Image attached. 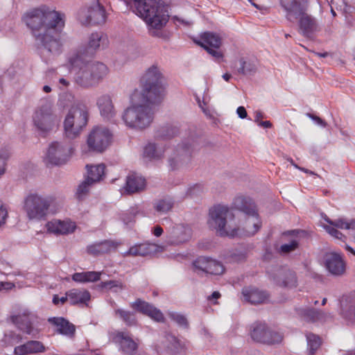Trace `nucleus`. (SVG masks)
<instances>
[{
	"label": "nucleus",
	"mask_w": 355,
	"mask_h": 355,
	"mask_svg": "<svg viewBox=\"0 0 355 355\" xmlns=\"http://www.w3.org/2000/svg\"><path fill=\"white\" fill-rule=\"evenodd\" d=\"M31 30L42 59L49 63L62 52L60 33L64 26V15L55 10L34 9L23 17Z\"/></svg>",
	"instance_id": "nucleus-1"
},
{
	"label": "nucleus",
	"mask_w": 355,
	"mask_h": 355,
	"mask_svg": "<svg viewBox=\"0 0 355 355\" xmlns=\"http://www.w3.org/2000/svg\"><path fill=\"white\" fill-rule=\"evenodd\" d=\"M233 207L244 214V220L241 223L242 229L232 228L227 225V220L234 217L229 208L223 205H216L209 210V226L216 230L221 236H235L254 235L261 227L257 206L249 197L237 196L233 201Z\"/></svg>",
	"instance_id": "nucleus-2"
},
{
	"label": "nucleus",
	"mask_w": 355,
	"mask_h": 355,
	"mask_svg": "<svg viewBox=\"0 0 355 355\" xmlns=\"http://www.w3.org/2000/svg\"><path fill=\"white\" fill-rule=\"evenodd\" d=\"M83 51H75L68 57V64L74 72V82L81 87L97 85L108 73V68L100 62H91Z\"/></svg>",
	"instance_id": "nucleus-3"
},
{
	"label": "nucleus",
	"mask_w": 355,
	"mask_h": 355,
	"mask_svg": "<svg viewBox=\"0 0 355 355\" xmlns=\"http://www.w3.org/2000/svg\"><path fill=\"white\" fill-rule=\"evenodd\" d=\"M133 11L149 26L150 35L163 37L162 28L168 21L167 10L156 0H134Z\"/></svg>",
	"instance_id": "nucleus-4"
},
{
	"label": "nucleus",
	"mask_w": 355,
	"mask_h": 355,
	"mask_svg": "<svg viewBox=\"0 0 355 355\" xmlns=\"http://www.w3.org/2000/svg\"><path fill=\"white\" fill-rule=\"evenodd\" d=\"M303 0H280L282 8L286 11V18L293 22L299 19V33L304 37L313 40L321 31L318 20L306 11Z\"/></svg>",
	"instance_id": "nucleus-5"
},
{
	"label": "nucleus",
	"mask_w": 355,
	"mask_h": 355,
	"mask_svg": "<svg viewBox=\"0 0 355 355\" xmlns=\"http://www.w3.org/2000/svg\"><path fill=\"white\" fill-rule=\"evenodd\" d=\"M164 78L162 69L157 64L149 67L140 79L141 97L148 102L160 103L164 96Z\"/></svg>",
	"instance_id": "nucleus-6"
},
{
	"label": "nucleus",
	"mask_w": 355,
	"mask_h": 355,
	"mask_svg": "<svg viewBox=\"0 0 355 355\" xmlns=\"http://www.w3.org/2000/svg\"><path fill=\"white\" fill-rule=\"evenodd\" d=\"M157 103L148 102L139 96L138 102L134 103L124 110L121 116L122 120L130 128L144 130L153 122L154 119L153 105Z\"/></svg>",
	"instance_id": "nucleus-7"
},
{
	"label": "nucleus",
	"mask_w": 355,
	"mask_h": 355,
	"mask_svg": "<svg viewBox=\"0 0 355 355\" xmlns=\"http://www.w3.org/2000/svg\"><path fill=\"white\" fill-rule=\"evenodd\" d=\"M62 116L57 114L53 101L42 99L33 114V123L36 130L42 135L53 131L60 123Z\"/></svg>",
	"instance_id": "nucleus-8"
},
{
	"label": "nucleus",
	"mask_w": 355,
	"mask_h": 355,
	"mask_svg": "<svg viewBox=\"0 0 355 355\" xmlns=\"http://www.w3.org/2000/svg\"><path fill=\"white\" fill-rule=\"evenodd\" d=\"M53 201L52 196L31 192L23 200V210L29 220L40 221L46 218Z\"/></svg>",
	"instance_id": "nucleus-9"
},
{
	"label": "nucleus",
	"mask_w": 355,
	"mask_h": 355,
	"mask_svg": "<svg viewBox=\"0 0 355 355\" xmlns=\"http://www.w3.org/2000/svg\"><path fill=\"white\" fill-rule=\"evenodd\" d=\"M88 116V108L86 105L80 102L73 105L64 121L66 137L73 139L78 137L87 123Z\"/></svg>",
	"instance_id": "nucleus-10"
},
{
	"label": "nucleus",
	"mask_w": 355,
	"mask_h": 355,
	"mask_svg": "<svg viewBox=\"0 0 355 355\" xmlns=\"http://www.w3.org/2000/svg\"><path fill=\"white\" fill-rule=\"evenodd\" d=\"M199 144L193 138H188L174 148L168 158L170 168L173 171L187 168L191 160L192 153L198 150Z\"/></svg>",
	"instance_id": "nucleus-11"
},
{
	"label": "nucleus",
	"mask_w": 355,
	"mask_h": 355,
	"mask_svg": "<svg viewBox=\"0 0 355 355\" xmlns=\"http://www.w3.org/2000/svg\"><path fill=\"white\" fill-rule=\"evenodd\" d=\"M73 152L71 143L66 141L52 142L46 155V164L51 165H61L65 164Z\"/></svg>",
	"instance_id": "nucleus-12"
},
{
	"label": "nucleus",
	"mask_w": 355,
	"mask_h": 355,
	"mask_svg": "<svg viewBox=\"0 0 355 355\" xmlns=\"http://www.w3.org/2000/svg\"><path fill=\"white\" fill-rule=\"evenodd\" d=\"M112 135L103 126H96L89 132L87 144L89 150L97 153L103 152L110 145Z\"/></svg>",
	"instance_id": "nucleus-13"
},
{
	"label": "nucleus",
	"mask_w": 355,
	"mask_h": 355,
	"mask_svg": "<svg viewBox=\"0 0 355 355\" xmlns=\"http://www.w3.org/2000/svg\"><path fill=\"white\" fill-rule=\"evenodd\" d=\"M253 340L263 344L272 345L279 343L282 336L278 332L270 330L264 323H254L250 332Z\"/></svg>",
	"instance_id": "nucleus-14"
},
{
	"label": "nucleus",
	"mask_w": 355,
	"mask_h": 355,
	"mask_svg": "<svg viewBox=\"0 0 355 355\" xmlns=\"http://www.w3.org/2000/svg\"><path fill=\"white\" fill-rule=\"evenodd\" d=\"M194 42L216 59H220L223 57V53L219 50L222 44V39L218 34L213 32H205L201 34L199 39Z\"/></svg>",
	"instance_id": "nucleus-15"
},
{
	"label": "nucleus",
	"mask_w": 355,
	"mask_h": 355,
	"mask_svg": "<svg viewBox=\"0 0 355 355\" xmlns=\"http://www.w3.org/2000/svg\"><path fill=\"white\" fill-rule=\"evenodd\" d=\"M87 178L78 187L76 196L79 200H82L88 193L89 187L94 183L101 181L105 175V166L104 164L95 166L87 165Z\"/></svg>",
	"instance_id": "nucleus-16"
},
{
	"label": "nucleus",
	"mask_w": 355,
	"mask_h": 355,
	"mask_svg": "<svg viewBox=\"0 0 355 355\" xmlns=\"http://www.w3.org/2000/svg\"><path fill=\"white\" fill-rule=\"evenodd\" d=\"M78 19L84 25L101 24L105 21V10L97 1L87 10H80L78 14Z\"/></svg>",
	"instance_id": "nucleus-17"
},
{
	"label": "nucleus",
	"mask_w": 355,
	"mask_h": 355,
	"mask_svg": "<svg viewBox=\"0 0 355 355\" xmlns=\"http://www.w3.org/2000/svg\"><path fill=\"white\" fill-rule=\"evenodd\" d=\"M110 338L118 344L120 350L125 354L133 355L138 349V344L131 338L129 332L114 331L110 333Z\"/></svg>",
	"instance_id": "nucleus-18"
},
{
	"label": "nucleus",
	"mask_w": 355,
	"mask_h": 355,
	"mask_svg": "<svg viewBox=\"0 0 355 355\" xmlns=\"http://www.w3.org/2000/svg\"><path fill=\"white\" fill-rule=\"evenodd\" d=\"M192 236L191 228L187 225L176 224L168 230L167 242L178 245L189 241Z\"/></svg>",
	"instance_id": "nucleus-19"
},
{
	"label": "nucleus",
	"mask_w": 355,
	"mask_h": 355,
	"mask_svg": "<svg viewBox=\"0 0 355 355\" xmlns=\"http://www.w3.org/2000/svg\"><path fill=\"white\" fill-rule=\"evenodd\" d=\"M324 266L328 272L334 276H341L345 272V262L340 253L331 252L324 257Z\"/></svg>",
	"instance_id": "nucleus-20"
},
{
	"label": "nucleus",
	"mask_w": 355,
	"mask_h": 355,
	"mask_svg": "<svg viewBox=\"0 0 355 355\" xmlns=\"http://www.w3.org/2000/svg\"><path fill=\"white\" fill-rule=\"evenodd\" d=\"M33 315L28 312H24L11 316V321L16 325L17 329L23 333L36 337L39 334V330L34 327L33 324Z\"/></svg>",
	"instance_id": "nucleus-21"
},
{
	"label": "nucleus",
	"mask_w": 355,
	"mask_h": 355,
	"mask_svg": "<svg viewBox=\"0 0 355 355\" xmlns=\"http://www.w3.org/2000/svg\"><path fill=\"white\" fill-rule=\"evenodd\" d=\"M270 277L280 286L293 287L296 286L295 273L286 268H275L274 272L270 275Z\"/></svg>",
	"instance_id": "nucleus-22"
},
{
	"label": "nucleus",
	"mask_w": 355,
	"mask_h": 355,
	"mask_svg": "<svg viewBox=\"0 0 355 355\" xmlns=\"http://www.w3.org/2000/svg\"><path fill=\"white\" fill-rule=\"evenodd\" d=\"M96 105L101 116L106 121H111L116 116L115 110L112 97L109 94H103L98 97Z\"/></svg>",
	"instance_id": "nucleus-23"
},
{
	"label": "nucleus",
	"mask_w": 355,
	"mask_h": 355,
	"mask_svg": "<svg viewBox=\"0 0 355 355\" xmlns=\"http://www.w3.org/2000/svg\"><path fill=\"white\" fill-rule=\"evenodd\" d=\"M107 42V37L102 33H93L89 37L88 47L80 46L76 51H83L85 56L90 58L97 49L106 47Z\"/></svg>",
	"instance_id": "nucleus-24"
},
{
	"label": "nucleus",
	"mask_w": 355,
	"mask_h": 355,
	"mask_svg": "<svg viewBox=\"0 0 355 355\" xmlns=\"http://www.w3.org/2000/svg\"><path fill=\"white\" fill-rule=\"evenodd\" d=\"M130 306L135 311L150 317L157 322L164 321V317L163 313L147 302L137 299Z\"/></svg>",
	"instance_id": "nucleus-25"
},
{
	"label": "nucleus",
	"mask_w": 355,
	"mask_h": 355,
	"mask_svg": "<svg viewBox=\"0 0 355 355\" xmlns=\"http://www.w3.org/2000/svg\"><path fill=\"white\" fill-rule=\"evenodd\" d=\"M46 227L49 232L57 235L69 234L75 231L76 225L74 222H72L70 220H61L58 219H53L46 223Z\"/></svg>",
	"instance_id": "nucleus-26"
},
{
	"label": "nucleus",
	"mask_w": 355,
	"mask_h": 355,
	"mask_svg": "<svg viewBox=\"0 0 355 355\" xmlns=\"http://www.w3.org/2000/svg\"><path fill=\"white\" fill-rule=\"evenodd\" d=\"M48 322L57 328L56 331L60 334L69 338L73 337L75 334V326L62 317L49 318Z\"/></svg>",
	"instance_id": "nucleus-27"
},
{
	"label": "nucleus",
	"mask_w": 355,
	"mask_h": 355,
	"mask_svg": "<svg viewBox=\"0 0 355 355\" xmlns=\"http://www.w3.org/2000/svg\"><path fill=\"white\" fill-rule=\"evenodd\" d=\"M243 300L251 304H259L264 302L268 298V294L254 287H245L242 290Z\"/></svg>",
	"instance_id": "nucleus-28"
},
{
	"label": "nucleus",
	"mask_w": 355,
	"mask_h": 355,
	"mask_svg": "<svg viewBox=\"0 0 355 355\" xmlns=\"http://www.w3.org/2000/svg\"><path fill=\"white\" fill-rule=\"evenodd\" d=\"M45 347L42 343L37 340H30L24 345L15 347L14 353L15 355H26L33 353H40L45 352Z\"/></svg>",
	"instance_id": "nucleus-29"
},
{
	"label": "nucleus",
	"mask_w": 355,
	"mask_h": 355,
	"mask_svg": "<svg viewBox=\"0 0 355 355\" xmlns=\"http://www.w3.org/2000/svg\"><path fill=\"white\" fill-rule=\"evenodd\" d=\"M145 184L146 180L143 177L132 173L127 176L125 189L128 193H133L143 190Z\"/></svg>",
	"instance_id": "nucleus-30"
},
{
	"label": "nucleus",
	"mask_w": 355,
	"mask_h": 355,
	"mask_svg": "<svg viewBox=\"0 0 355 355\" xmlns=\"http://www.w3.org/2000/svg\"><path fill=\"white\" fill-rule=\"evenodd\" d=\"M115 248L116 245L113 241L105 240L88 245L87 247V252L89 254L96 257L103 254L108 253Z\"/></svg>",
	"instance_id": "nucleus-31"
},
{
	"label": "nucleus",
	"mask_w": 355,
	"mask_h": 355,
	"mask_svg": "<svg viewBox=\"0 0 355 355\" xmlns=\"http://www.w3.org/2000/svg\"><path fill=\"white\" fill-rule=\"evenodd\" d=\"M67 295L70 304L72 305L86 304L91 297L89 291L80 289H71L67 292Z\"/></svg>",
	"instance_id": "nucleus-32"
},
{
	"label": "nucleus",
	"mask_w": 355,
	"mask_h": 355,
	"mask_svg": "<svg viewBox=\"0 0 355 355\" xmlns=\"http://www.w3.org/2000/svg\"><path fill=\"white\" fill-rule=\"evenodd\" d=\"M239 67L237 68V73L243 76H254L257 71V62L254 60L241 58L239 61Z\"/></svg>",
	"instance_id": "nucleus-33"
},
{
	"label": "nucleus",
	"mask_w": 355,
	"mask_h": 355,
	"mask_svg": "<svg viewBox=\"0 0 355 355\" xmlns=\"http://www.w3.org/2000/svg\"><path fill=\"white\" fill-rule=\"evenodd\" d=\"M101 272L87 271L76 272L72 275V279L78 283L96 282L101 279Z\"/></svg>",
	"instance_id": "nucleus-34"
},
{
	"label": "nucleus",
	"mask_w": 355,
	"mask_h": 355,
	"mask_svg": "<svg viewBox=\"0 0 355 355\" xmlns=\"http://www.w3.org/2000/svg\"><path fill=\"white\" fill-rule=\"evenodd\" d=\"M155 249V245L150 243H141L131 247L125 255L145 257L152 254Z\"/></svg>",
	"instance_id": "nucleus-35"
},
{
	"label": "nucleus",
	"mask_w": 355,
	"mask_h": 355,
	"mask_svg": "<svg viewBox=\"0 0 355 355\" xmlns=\"http://www.w3.org/2000/svg\"><path fill=\"white\" fill-rule=\"evenodd\" d=\"M173 206L174 200L168 196L157 199L153 202V208L161 214H167L172 210Z\"/></svg>",
	"instance_id": "nucleus-36"
},
{
	"label": "nucleus",
	"mask_w": 355,
	"mask_h": 355,
	"mask_svg": "<svg viewBox=\"0 0 355 355\" xmlns=\"http://www.w3.org/2000/svg\"><path fill=\"white\" fill-rule=\"evenodd\" d=\"M164 148L155 143H149L144 148V155L152 159H159L162 157Z\"/></svg>",
	"instance_id": "nucleus-37"
},
{
	"label": "nucleus",
	"mask_w": 355,
	"mask_h": 355,
	"mask_svg": "<svg viewBox=\"0 0 355 355\" xmlns=\"http://www.w3.org/2000/svg\"><path fill=\"white\" fill-rule=\"evenodd\" d=\"M297 314L304 320L315 322L320 320L323 313L315 309L299 308L297 309Z\"/></svg>",
	"instance_id": "nucleus-38"
},
{
	"label": "nucleus",
	"mask_w": 355,
	"mask_h": 355,
	"mask_svg": "<svg viewBox=\"0 0 355 355\" xmlns=\"http://www.w3.org/2000/svg\"><path fill=\"white\" fill-rule=\"evenodd\" d=\"M114 315L115 317L121 319L128 327L137 324V321L134 312L117 309L114 310Z\"/></svg>",
	"instance_id": "nucleus-39"
},
{
	"label": "nucleus",
	"mask_w": 355,
	"mask_h": 355,
	"mask_svg": "<svg viewBox=\"0 0 355 355\" xmlns=\"http://www.w3.org/2000/svg\"><path fill=\"white\" fill-rule=\"evenodd\" d=\"M178 133L179 129L178 127L171 125H167L161 127L157 131L156 136L157 137L163 139H169L176 136Z\"/></svg>",
	"instance_id": "nucleus-40"
},
{
	"label": "nucleus",
	"mask_w": 355,
	"mask_h": 355,
	"mask_svg": "<svg viewBox=\"0 0 355 355\" xmlns=\"http://www.w3.org/2000/svg\"><path fill=\"white\" fill-rule=\"evenodd\" d=\"M306 340L309 354L313 355L320 347L321 339L318 336L309 333L306 334Z\"/></svg>",
	"instance_id": "nucleus-41"
},
{
	"label": "nucleus",
	"mask_w": 355,
	"mask_h": 355,
	"mask_svg": "<svg viewBox=\"0 0 355 355\" xmlns=\"http://www.w3.org/2000/svg\"><path fill=\"white\" fill-rule=\"evenodd\" d=\"M101 289H106L112 291V292L117 293L120 291L125 289L124 284L119 280H109L102 282L98 285Z\"/></svg>",
	"instance_id": "nucleus-42"
},
{
	"label": "nucleus",
	"mask_w": 355,
	"mask_h": 355,
	"mask_svg": "<svg viewBox=\"0 0 355 355\" xmlns=\"http://www.w3.org/2000/svg\"><path fill=\"white\" fill-rule=\"evenodd\" d=\"M224 266L219 261L209 259L208 262V274L219 275L223 273Z\"/></svg>",
	"instance_id": "nucleus-43"
},
{
	"label": "nucleus",
	"mask_w": 355,
	"mask_h": 355,
	"mask_svg": "<svg viewBox=\"0 0 355 355\" xmlns=\"http://www.w3.org/2000/svg\"><path fill=\"white\" fill-rule=\"evenodd\" d=\"M209 258L199 257L193 263L194 270L197 272H202L208 273V262Z\"/></svg>",
	"instance_id": "nucleus-44"
},
{
	"label": "nucleus",
	"mask_w": 355,
	"mask_h": 355,
	"mask_svg": "<svg viewBox=\"0 0 355 355\" xmlns=\"http://www.w3.org/2000/svg\"><path fill=\"white\" fill-rule=\"evenodd\" d=\"M168 317L177 323L180 327L187 329L189 327V322L187 318L180 313L176 312H170Z\"/></svg>",
	"instance_id": "nucleus-45"
},
{
	"label": "nucleus",
	"mask_w": 355,
	"mask_h": 355,
	"mask_svg": "<svg viewBox=\"0 0 355 355\" xmlns=\"http://www.w3.org/2000/svg\"><path fill=\"white\" fill-rule=\"evenodd\" d=\"M138 213V208L132 207L128 212L123 214L121 219L126 225H129L135 220V218Z\"/></svg>",
	"instance_id": "nucleus-46"
},
{
	"label": "nucleus",
	"mask_w": 355,
	"mask_h": 355,
	"mask_svg": "<svg viewBox=\"0 0 355 355\" xmlns=\"http://www.w3.org/2000/svg\"><path fill=\"white\" fill-rule=\"evenodd\" d=\"M204 191V187L201 184H196L189 187L186 192V195L191 198H195L200 196Z\"/></svg>",
	"instance_id": "nucleus-47"
},
{
	"label": "nucleus",
	"mask_w": 355,
	"mask_h": 355,
	"mask_svg": "<svg viewBox=\"0 0 355 355\" xmlns=\"http://www.w3.org/2000/svg\"><path fill=\"white\" fill-rule=\"evenodd\" d=\"M299 245V243L297 240L293 239L288 243H285L281 245L280 252L283 254H288L295 250Z\"/></svg>",
	"instance_id": "nucleus-48"
},
{
	"label": "nucleus",
	"mask_w": 355,
	"mask_h": 355,
	"mask_svg": "<svg viewBox=\"0 0 355 355\" xmlns=\"http://www.w3.org/2000/svg\"><path fill=\"white\" fill-rule=\"evenodd\" d=\"M325 220L332 226H334L336 228L342 229V230H348L349 221H347L344 218H338L334 220H332L329 218H326Z\"/></svg>",
	"instance_id": "nucleus-49"
},
{
	"label": "nucleus",
	"mask_w": 355,
	"mask_h": 355,
	"mask_svg": "<svg viewBox=\"0 0 355 355\" xmlns=\"http://www.w3.org/2000/svg\"><path fill=\"white\" fill-rule=\"evenodd\" d=\"M21 339V336L19 334H17L14 332H10L8 334H6L4 336V341L8 343V345H13L16 343H18Z\"/></svg>",
	"instance_id": "nucleus-50"
},
{
	"label": "nucleus",
	"mask_w": 355,
	"mask_h": 355,
	"mask_svg": "<svg viewBox=\"0 0 355 355\" xmlns=\"http://www.w3.org/2000/svg\"><path fill=\"white\" fill-rule=\"evenodd\" d=\"M324 228L331 236L336 239H342L343 237H345L344 234L338 231L334 226H325Z\"/></svg>",
	"instance_id": "nucleus-51"
},
{
	"label": "nucleus",
	"mask_w": 355,
	"mask_h": 355,
	"mask_svg": "<svg viewBox=\"0 0 355 355\" xmlns=\"http://www.w3.org/2000/svg\"><path fill=\"white\" fill-rule=\"evenodd\" d=\"M7 158V153L0 155V175L5 173Z\"/></svg>",
	"instance_id": "nucleus-52"
},
{
	"label": "nucleus",
	"mask_w": 355,
	"mask_h": 355,
	"mask_svg": "<svg viewBox=\"0 0 355 355\" xmlns=\"http://www.w3.org/2000/svg\"><path fill=\"white\" fill-rule=\"evenodd\" d=\"M306 116L308 117H309L310 119H311L312 120H313L318 125H320L322 127H326L327 126V123L323 119L320 118L319 116H315V115H314L313 114H311V113H307Z\"/></svg>",
	"instance_id": "nucleus-53"
},
{
	"label": "nucleus",
	"mask_w": 355,
	"mask_h": 355,
	"mask_svg": "<svg viewBox=\"0 0 355 355\" xmlns=\"http://www.w3.org/2000/svg\"><path fill=\"white\" fill-rule=\"evenodd\" d=\"M165 338L173 347H177L179 345V340L174 335L167 333L166 334Z\"/></svg>",
	"instance_id": "nucleus-54"
},
{
	"label": "nucleus",
	"mask_w": 355,
	"mask_h": 355,
	"mask_svg": "<svg viewBox=\"0 0 355 355\" xmlns=\"http://www.w3.org/2000/svg\"><path fill=\"white\" fill-rule=\"evenodd\" d=\"M8 212L6 209L3 206L2 202L0 201V226L5 223L7 217Z\"/></svg>",
	"instance_id": "nucleus-55"
},
{
	"label": "nucleus",
	"mask_w": 355,
	"mask_h": 355,
	"mask_svg": "<svg viewBox=\"0 0 355 355\" xmlns=\"http://www.w3.org/2000/svg\"><path fill=\"white\" fill-rule=\"evenodd\" d=\"M67 300H69V297L67 294H66V296H63L61 297H59L58 295H55L53 297V303L55 305H58V304H59V303H61L62 304H63Z\"/></svg>",
	"instance_id": "nucleus-56"
},
{
	"label": "nucleus",
	"mask_w": 355,
	"mask_h": 355,
	"mask_svg": "<svg viewBox=\"0 0 355 355\" xmlns=\"http://www.w3.org/2000/svg\"><path fill=\"white\" fill-rule=\"evenodd\" d=\"M236 113L241 119H245L248 116L245 108L243 106H240L237 108Z\"/></svg>",
	"instance_id": "nucleus-57"
},
{
	"label": "nucleus",
	"mask_w": 355,
	"mask_h": 355,
	"mask_svg": "<svg viewBox=\"0 0 355 355\" xmlns=\"http://www.w3.org/2000/svg\"><path fill=\"white\" fill-rule=\"evenodd\" d=\"M60 88L64 89L70 85V82L64 78H59Z\"/></svg>",
	"instance_id": "nucleus-58"
},
{
	"label": "nucleus",
	"mask_w": 355,
	"mask_h": 355,
	"mask_svg": "<svg viewBox=\"0 0 355 355\" xmlns=\"http://www.w3.org/2000/svg\"><path fill=\"white\" fill-rule=\"evenodd\" d=\"M73 98V96L71 94H65V95L62 96L60 98V99L59 102H60V103L63 107H65V106H68V105H67V104H66V103H64L63 102H64V101H66V100H68V101L72 100Z\"/></svg>",
	"instance_id": "nucleus-59"
},
{
	"label": "nucleus",
	"mask_w": 355,
	"mask_h": 355,
	"mask_svg": "<svg viewBox=\"0 0 355 355\" xmlns=\"http://www.w3.org/2000/svg\"><path fill=\"white\" fill-rule=\"evenodd\" d=\"M152 232L155 236L159 237L162 234L163 229L159 225H157L153 228Z\"/></svg>",
	"instance_id": "nucleus-60"
},
{
	"label": "nucleus",
	"mask_w": 355,
	"mask_h": 355,
	"mask_svg": "<svg viewBox=\"0 0 355 355\" xmlns=\"http://www.w3.org/2000/svg\"><path fill=\"white\" fill-rule=\"evenodd\" d=\"M220 297V293L218 291H214L210 296L208 297V300H217Z\"/></svg>",
	"instance_id": "nucleus-61"
},
{
	"label": "nucleus",
	"mask_w": 355,
	"mask_h": 355,
	"mask_svg": "<svg viewBox=\"0 0 355 355\" xmlns=\"http://www.w3.org/2000/svg\"><path fill=\"white\" fill-rule=\"evenodd\" d=\"M232 257H233V258H234L235 260H236V261H243V260H244V259H245V254H243V253H241V254H238V257H237V255L234 253V254H233Z\"/></svg>",
	"instance_id": "nucleus-62"
},
{
	"label": "nucleus",
	"mask_w": 355,
	"mask_h": 355,
	"mask_svg": "<svg viewBox=\"0 0 355 355\" xmlns=\"http://www.w3.org/2000/svg\"><path fill=\"white\" fill-rule=\"evenodd\" d=\"M259 125L265 128H270L272 127V123L269 121H261Z\"/></svg>",
	"instance_id": "nucleus-63"
},
{
	"label": "nucleus",
	"mask_w": 355,
	"mask_h": 355,
	"mask_svg": "<svg viewBox=\"0 0 355 355\" xmlns=\"http://www.w3.org/2000/svg\"><path fill=\"white\" fill-rule=\"evenodd\" d=\"M348 230H355V218L349 221Z\"/></svg>",
	"instance_id": "nucleus-64"
}]
</instances>
